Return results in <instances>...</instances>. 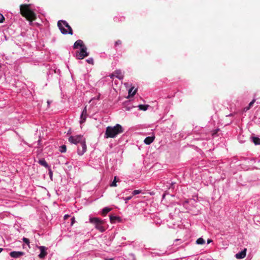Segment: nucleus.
<instances>
[{
    "label": "nucleus",
    "mask_w": 260,
    "mask_h": 260,
    "mask_svg": "<svg viewBox=\"0 0 260 260\" xmlns=\"http://www.w3.org/2000/svg\"><path fill=\"white\" fill-rule=\"evenodd\" d=\"M30 4H22L20 6V13L21 15L30 22H32L37 19L36 14L30 9Z\"/></svg>",
    "instance_id": "nucleus-1"
},
{
    "label": "nucleus",
    "mask_w": 260,
    "mask_h": 260,
    "mask_svg": "<svg viewBox=\"0 0 260 260\" xmlns=\"http://www.w3.org/2000/svg\"><path fill=\"white\" fill-rule=\"evenodd\" d=\"M123 132L122 126L119 124H116L114 126H109L106 127L105 137L106 138H115L117 135Z\"/></svg>",
    "instance_id": "nucleus-2"
},
{
    "label": "nucleus",
    "mask_w": 260,
    "mask_h": 260,
    "mask_svg": "<svg viewBox=\"0 0 260 260\" xmlns=\"http://www.w3.org/2000/svg\"><path fill=\"white\" fill-rule=\"evenodd\" d=\"M57 26L62 34L66 35L69 34L71 35H73L72 28L66 21L59 20L57 22Z\"/></svg>",
    "instance_id": "nucleus-3"
},
{
    "label": "nucleus",
    "mask_w": 260,
    "mask_h": 260,
    "mask_svg": "<svg viewBox=\"0 0 260 260\" xmlns=\"http://www.w3.org/2000/svg\"><path fill=\"white\" fill-rule=\"evenodd\" d=\"M89 222L94 224L95 228L100 232H103L105 231V230L103 226L104 222L102 219L97 217H91L89 218Z\"/></svg>",
    "instance_id": "nucleus-4"
},
{
    "label": "nucleus",
    "mask_w": 260,
    "mask_h": 260,
    "mask_svg": "<svg viewBox=\"0 0 260 260\" xmlns=\"http://www.w3.org/2000/svg\"><path fill=\"white\" fill-rule=\"evenodd\" d=\"M69 141L72 144H81L85 141V139L83 138L82 135H76L75 136H70L68 139Z\"/></svg>",
    "instance_id": "nucleus-5"
},
{
    "label": "nucleus",
    "mask_w": 260,
    "mask_h": 260,
    "mask_svg": "<svg viewBox=\"0 0 260 260\" xmlns=\"http://www.w3.org/2000/svg\"><path fill=\"white\" fill-rule=\"evenodd\" d=\"M88 55V53L87 52V48L85 46L81 48L80 51L76 53V57L78 59H82Z\"/></svg>",
    "instance_id": "nucleus-6"
},
{
    "label": "nucleus",
    "mask_w": 260,
    "mask_h": 260,
    "mask_svg": "<svg viewBox=\"0 0 260 260\" xmlns=\"http://www.w3.org/2000/svg\"><path fill=\"white\" fill-rule=\"evenodd\" d=\"M86 150V142L84 141L80 144V146L78 147V154L79 155H83Z\"/></svg>",
    "instance_id": "nucleus-7"
},
{
    "label": "nucleus",
    "mask_w": 260,
    "mask_h": 260,
    "mask_svg": "<svg viewBox=\"0 0 260 260\" xmlns=\"http://www.w3.org/2000/svg\"><path fill=\"white\" fill-rule=\"evenodd\" d=\"M38 248L40 250V253L39 255V257L40 258H44L47 254V252H46L47 248L43 246H39Z\"/></svg>",
    "instance_id": "nucleus-8"
},
{
    "label": "nucleus",
    "mask_w": 260,
    "mask_h": 260,
    "mask_svg": "<svg viewBox=\"0 0 260 260\" xmlns=\"http://www.w3.org/2000/svg\"><path fill=\"white\" fill-rule=\"evenodd\" d=\"M24 254L22 251H12L10 253V255L14 258H17Z\"/></svg>",
    "instance_id": "nucleus-9"
},
{
    "label": "nucleus",
    "mask_w": 260,
    "mask_h": 260,
    "mask_svg": "<svg viewBox=\"0 0 260 260\" xmlns=\"http://www.w3.org/2000/svg\"><path fill=\"white\" fill-rule=\"evenodd\" d=\"M86 116H87V109H86V106L84 108L82 114L81 115V120L80 121V124L83 123L84 122L86 119Z\"/></svg>",
    "instance_id": "nucleus-10"
},
{
    "label": "nucleus",
    "mask_w": 260,
    "mask_h": 260,
    "mask_svg": "<svg viewBox=\"0 0 260 260\" xmlns=\"http://www.w3.org/2000/svg\"><path fill=\"white\" fill-rule=\"evenodd\" d=\"M246 249H244L241 252L236 254L235 257L237 259H241L243 258L246 256Z\"/></svg>",
    "instance_id": "nucleus-11"
},
{
    "label": "nucleus",
    "mask_w": 260,
    "mask_h": 260,
    "mask_svg": "<svg viewBox=\"0 0 260 260\" xmlns=\"http://www.w3.org/2000/svg\"><path fill=\"white\" fill-rule=\"evenodd\" d=\"M113 73L114 74L115 77L120 80L122 79L124 77L123 75L122 74V72L120 70H117L115 71Z\"/></svg>",
    "instance_id": "nucleus-12"
},
{
    "label": "nucleus",
    "mask_w": 260,
    "mask_h": 260,
    "mask_svg": "<svg viewBox=\"0 0 260 260\" xmlns=\"http://www.w3.org/2000/svg\"><path fill=\"white\" fill-rule=\"evenodd\" d=\"M79 47H81V48L85 47L83 41L81 40H78L75 42L74 44V48L77 49Z\"/></svg>",
    "instance_id": "nucleus-13"
},
{
    "label": "nucleus",
    "mask_w": 260,
    "mask_h": 260,
    "mask_svg": "<svg viewBox=\"0 0 260 260\" xmlns=\"http://www.w3.org/2000/svg\"><path fill=\"white\" fill-rule=\"evenodd\" d=\"M154 137H147L144 140V143L147 145L152 143L154 140Z\"/></svg>",
    "instance_id": "nucleus-14"
},
{
    "label": "nucleus",
    "mask_w": 260,
    "mask_h": 260,
    "mask_svg": "<svg viewBox=\"0 0 260 260\" xmlns=\"http://www.w3.org/2000/svg\"><path fill=\"white\" fill-rule=\"evenodd\" d=\"M138 107L140 110H143V111H146L148 109V108L149 107L148 105H140L138 106Z\"/></svg>",
    "instance_id": "nucleus-15"
},
{
    "label": "nucleus",
    "mask_w": 260,
    "mask_h": 260,
    "mask_svg": "<svg viewBox=\"0 0 260 260\" xmlns=\"http://www.w3.org/2000/svg\"><path fill=\"white\" fill-rule=\"evenodd\" d=\"M39 163L41 165H42V166H44V167H46V168H48V165L47 162L46 161V160H45V159H40V160H39Z\"/></svg>",
    "instance_id": "nucleus-16"
},
{
    "label": "nucleus",
    "mask_w": 260,
    "mask_h": 260,
    "mask_svg": "<svg viewBox=\"0 0 260 260\" xmlns=\"http://www.w3.org/2000/svg\"><path fill=\"white\" fill-rule=\"evenodd\" d=\"M111 210V208L106 207L104 208L102 210V215L105 216Z\"/></svg>",
    "instance_id": "nucleus-17"
},
{
    "label": "nucleus",
    "mask_w": 260,
    "mask_h": 260,
    "mask_svg": "<svg viewBox=\"0 0 260 260\" xmlns=\"http://www.w3.org/2000/svg\"><path fill=\"white\" fill-rule=\"evenodd\" d=\"M110 222L111 223H114L116 220H119V217L110 215L109 216Z\"/></svg>",
    "instance_id": "nucleus-18"
},
{
    "label": "nucleus",
    "mask_w": 260,
    "mask_h": 260,
    "mask_svg": "<svg viewBox=\"0 0 260 260\" xmlns=\"http://www.w3.org/2000/svg\"><path fill=\"white\" fill-rule=\"evenodd\" d=\"M252 141L255 145H260V138L257 137H252Z\"/></svg>",
    "instance_id": "nucleus-19"
},
{
    "label": "nucleus",
    "mask_w": 260,
    "mask_h": 260,
    "mask_svg": "<svg viewBox=\"0 0 260 260\" xmlns=\"http://www.w3.org/2000/svg\"><path fill=\"white\" fill-rule=\"evenodd\" d=\"M133 89H134V87H132L128 90V95L129 96H134L137 92V89H135L134 91H133Z\"/></svg>",
    "instance_id": "nucleus-20"
},
{
    "label": "nucleus",
    "mask_w": 260,
    "mask_h": 260,
    "mask_svg": "<svg viewBox=\"0 0 260 260\" xmlns=\"http://www.w3.org/2000/svg\"><path fill=\"white\" fill-rule=\"evenodd\" d=\"M59 151L61 153H64L67 151V147L65 145H62L59 147Z\"/></svg>",
    "instance_id": "nucleus-21"
},
{
    "label": "nucleus",
    "mask_w": 260,
    "mask_h": 260,
    "mask_svg": "<svg viewBox=\"0 0 260 260\" xmlns=\"http://www.w3.org/2000/svg\"><path fill=\"white\" fill-rule=\"evenodd\" d=\"M196 243L198 244H203L205 243V240L202 238H200L196 241Z\"/></svg>",
    "instance_id": "nucleus-22"
},
{
    "label": "nucleus",
    "mask_w": 260,
    "mask_h": 260,
    "mask_svg": "<svg viewBox=\"0 0 260 260\" xmlns=\"http://www.w3.org/2000/svg\"><path fill=\"white\" fill-rule=\"evenodd\" d=\"M23 241L26 243L28 246H29V240L28 239L23 237L22 239Z\"/></svg>",
    "instance_id": "nucleus-23"
},
{
    "label": "nucleus",
    "mask_w": 260,
    "mask_h": 260,
    "mask_svg": "<svg viewBox=\"0 0 260 260\" xmlns=\"http://www.w3.org/2000/svg\"><path fill=\"white\" fill-rule=\"evenodd\" d=\"M142 192L141 190H135L132 192L133 196H135L136 194H139Z\"/></svg>",
    "instance_id": "nucleus-24"
},
{
    "label": "nucleus",
    "mask_w": 260,
    "mask_h": 260,
    "mask_svg": "<svg viewBox=\"0 0 260 260\" xmlns=\"http://www.w3.org/2000/svg\"><path fill=\"white\" fill-rule=\"evenodd\" d=\"M116 182H117L116 177H115L113 181L111 184V186H117Z\"/></svg>",
    "instance_id": "nucleus-25"
},
{
    "label": "nucleus",
    "mask_w": 260,
    "mask_h": 260,
    "mask_svg": "<svg viewBox=\"0 0 260 260\" xmlns=\"http://www.w3.org/2000/svg\"><path fill=\"white\" fill-rule=\"evenodd\" d=\"M86 61L89 64H93V59L92 58H89L86 60Z\"/></svg>",
    "instance_id": "nucleus-26"
},
{
    "label": "nucleus",
    "mask_w": 260,
    "mask_h": 260,
    "mask_svg": "<svg viewBox=\"0 0 260 260\" xmlns=\"http://www.w3.org/2000/svg\"><path fill=\"white\" fill-rule=\"evenodd\" d=\"M122 44V41L121 40H117L115 43V46H117V45H120Z\"/></svg>",
    "instance_id": "nucleus-27"
},
{
    "label": "nucleus",
    "mask_w": 260,
    "mask_h": 260,
    "mask_svg": "<svg viewBox=\"0 0 260 260\" xmlns=\"http://www.w3.org/2000/svg\"><path fill=\"white\" fill-rule=\"evenodd\" d=\"M4 20H5L4 16L2 14H0V23H2Z\"/></svg>",
    "instance_id": "nucleus-28"
},
{
    "label": "nucleus",
    "mask_w": 260,
    "mask_h": 260,
    "mask_svg": "<svg viewBox=\"0 0 260 260\" xmlns=\"http://www.w3.org/2000/svg\"><path fill=\"white\" fill-rule=\"evenodd\" d=\"M255 100H253L249 104V105H248V107L250 108L251 107V106H252V105H253V104L254 103Z\"/></svg>",
    "instance_id": "nucleus-29"
},
{
    "label": "nucleus",
    "mask_w": 260,
    "mask_h": 260,
    "mask_svg": "<svg viewBox=\"0 0 260 260\" xmlns=\"http://www.w3.org/2000/svg\"><path fill=\"white\" fill-rule=\"evenodd\" d=\"M132 198V196L126 197L124 199V200L125 201V203H126L128 200H131Z\"/></svg>",
    "instance_id": "nucleus-30"
},
{
    "label": "nucleus",
    "mask_w": 260,
    "mask_h": 260,
    "mask_svg": "<svg viewBox=\"0 0 260 260\" xmlns=\"http://www.w3.org/2000/svg\"><path fill=\"white\" fill-rule=\"evenodd\" d=\"M75 222V218L74 217L72 218L71 225H73Z\"/></svg>",
    "instance_id": "nucleus-31"
},
{
    "label": "nucleus",
    "mask_w": 260,
    "mask_h": 260,
    "mask_svg": "<svg viewBox=\"0 0 260 260\" xmlns=\"http://www.w3.org/2000/svg\"><path fill=\"white\" fill-rule=\"evenodd\" d=\"M249 109H250V108H249L248 106H247V107H245V108H244L243 111H244V112H246V111H248Z\"/></svg>",
    "instance_id": "nucleus-32"
},
{
    "label": "nucleus",
    "mask_w": 260,
    "mask_h": 260,
    "mask_svg": "<svg viewBox=\"0 0 260 260\" xmlns=\"http://www.w3.org/2000/svg\"><path fill=\"white\" fill-rule=\"evenodd\" d=\"M70 217V215L67 214L64 216V219L66 220Z\"/></svg>",
    "instance_id": "nucleus-33"
},
{
    "label": "nucleus",
    "mask_w": 260,
    "mask_h": 260,
    "mask_svg": "<svg viewBox=\"0 0 260 260\" xmlns=\"http://www.w3.org/2000/svg\"><path fill=\"white\" fill-rule=\"evenodd\" d=\"M218 129H216V130H215V131L213 133L212 135H213V136H214V135H215V134H217V133L218 132Z\"/></svg>",
    "instance_id": "nucleus-34"
},
{
    "label": "nucleus",
    "mask_w": 260,
    "mask_h": 260,
    "mask_svg": "<svg viewBox=\"0 0 260 260\" xmlns=\"http://www.w3.org/2000/svg\"><path fill=\"white\" fill-rule=\"evenodd\" d=\"M110 77L111 78H113V77H115L114 73H113L112 74H111L110 75Z\"/></svg>",
    "instance_id": "nucleus-35"
},
{
    "label": "nucleus",
    "mask_w": 260,
    "mask_h": 260,
    "mask_svg": "<svg viewBox=\"0 0 260 260\" xmlns=\"http://www.w3.org/2000/svg\"><path fill=\"white\" fill-rule=\"evenodd\" d=\"M49 174H50V178H51L52 176V173L51 171H50V172H49Z\"/></svg>",
    "instance_id": "nucleus-36"
},
{
    "label": "nucleus",
    "mask_w": 260,
    "mask_h": 260,
    "mask_svg": "<svg viewBox=\"0 0 260 260\" xmlns=\"http://www.w3.org/2000/svg\"><path fill=\"white\" fill-rule=\"evenodd\" d=\"M212 241V240H210V239H208V241H207V242L208 243H210V242H211Z\"/></svg>",
    "instance_id": "nucleus-37"
},
{
    "label": "nucleus",
    "mask_w": 260,
    "mask_h": 260,
    "mask_svg": "<svg viewBox=\"0 0 260 260\" xmlns=\"http://www.w3.org/2000/svg\"><path fill=\"white\" fill-rule=\"evenodd\" d=\"M105 260H114V259L113 258H110L108 259H105Z\"/></svg>",
    "instance_id": "nucleus-38"
},
{
    "label": "nucleus",
    "mask_w": 260,
    "mask_h": 260,
    "mask_svg": "<svg viewBox=\"0 0 260 260\" xmlns=\"http://www.w3.org/2000/svg\"><path fill=\"white\" fill-rule=\"evenodd\" d=\"M3 249L2 248H0V253L3 251Z\"/></svg>",
    "instance_id": "nucleus-39"
}]
</instances>
